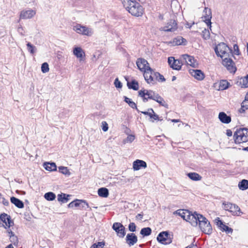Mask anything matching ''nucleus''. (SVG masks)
<instances>
[{
    "label": "nucleus",
    "instance_id": "obj_62",
    "mask_svg": "<svg viewBox=\"0 0 248 248\" xmlns=\"http://www.w3.org/2000/svg\"><path fill=\"white\" fill-rule=\"evenodd\" d=\"M197 248V246L196 245L192 244V245H190V246L186 247V248Z\"/></svg>",
    "mask_w": 248,
    "mask_h": 248
},
{
    "label": "nucleus",
    "instance_id": "obj_57",
    "mask_svg": "<svg viewBox=\"0 0 248 248\" xmlns=\"http://www.w3.org/2000/svg\"><path fill=\"white\" fill-rule=\"evenodd\" d=\"M24 218L26 219L28 221H30L31 219V217H30V215L29 214L25 213L24 214Z\"/></svg>",
    "mask_w": 248,
    "mask_h": 248
},
{
    "label": "nucleus",
    "instance_id": "obj_27",
    "mask_svg": "<svg viewBox=\"0 0 248 248\" xmlns=\"http://www.w3.org/2000/svg\"><path fill=\"white\" fill-rule=\"evenodd\" d=\"M174 214L178 215L182 218H183L184 220L187 221V215L189 214V212L188 210H182L179 209L176 211L174 213Z\"/></svg>",
    "mask_w": 248,
    "mask_h": 248
},
{
    "label": "nucleus",
    "instance_id": "obj_24",
    "mask_svg": "<svg viewBox=\"0 0 248 248\" xmlns=\"http://www.w3.org/2000/svg\"><path fill=\"white\" fill-rule=\"evenodd\" d=\"M205 15H204V22L207 24L208 26H210V28L211 27V19L212 18L211 11V9H208L205 7L204 10Z\"/></svg>",
    "mask_w": 248,
    "mask_h": 248
},
{
    "label": "nucleus",
    "instance_id": "obj_10",
    "mask_svg": "<svg viewBox=\"0 0 248 248\" xmlns=\"http://www.w3.org/2000/svg\"><path fill=\"white\" fill-rule=\"evenodd\" d=\"M113 229L116 232L117 235L120 237H124L125 235L124 227L119 222H115L113 224Z\"/></svg>",
    "mask_w": 248,
    "mask_h": 248
},
{
    "label": "nucleus",
    "instance_id": "obj_22",
    "mask_svg": "<svg viewBox=\"0 0 248 248\" xmlns=\"http://www.w3.org/2000/svg\"><path fill=\"white\" fill-rule=\"evenodd\" d=\"M190 73L197 80H202L204 78V74L201 70H191Z\"/></svg>",
    "mask_w": 248,
    "mask_h": 248
},
{
    "label": "nucleus",
    "instance_id": "obj_31",
    "mask_svg": "<svg viewBox=\"0 0 248 248\" xmlns=\"http://www.w3.org/2000/svg\"><path fill=\"white\" fill-rule=\"evenodd\" d=\"M98 194L101 197L107 198L109 195L108 190L106 187H101L98 190Z\"/></svg>",
    "mask_w": 248,
    "mask_h": 248
},
{
    "label": "nucleus",
    "instance_id": "obj_5",
    "mask_svg": "<svg viewBox=\"0 0 248 248\" xmlns=\"http://www.w3.org/2000/svg\"><path fill=\"white\" fill-rule=\"evenodd\" d=\"M228 50H230L229 48L224 43L218 44L215 48L216 54L221 58L229 56V53L227 52Z\"/></svg>",
    "mask_w": 248,
    "mask_h": 248
},
{
    "label": "nucleus",
    "instance_id": "obj_2",
    "mask_svg": "<svg viewBox=\"0 0 248 248\" xmlns=\"http://www.w3.org/2000/svg\"><path fill=\"white\" fill-rule=\"evenodd\" d=\"M235 143L247 142L248 140V129L246 128L237 129L233 135Z\"/></svg>",
    "mask_w": 248,
    "mask_h": 248
},
{
    "label": "nucleus",
    "instance_id": "obj_36",
    "mask_svg": "<svg viewBox=\"0 0 248 248\" xmlns=\"http://www.w3.org/2000/svg\"><path fill=\"white\" fill-rule=\"evenodd\" d=\"M230 85V83L226 80H222L219 83V89L221 90H226L229 88Z\"/></svg>",
    "mask_w": 248,
    "mask_h": 248
},
{
    "label": "nucleus",
    "instance_id": "obj_49",
    "mask_svg": "<svg viewBox=\"0 0 248 248\" xmlns=\"http://www.w3.org/2000/svg\"><path fill=\"white\" fill-rule=\"evenodd\" d=\"M242 107L245 108V109H248V94L245 96V100L242 103Z\"/></svg>",
    "mask_w": 248,
    "mask_h": 248
},
{
    "label": "nucleus",
    "instance_id": "obj_3",
    "mask_svg": "<svg viewBox=\"0 0 248 248\" xmlns=\"http://www.w3.org/2000/svg\"><path fill=\"white\" fill-rule=\"evenodd\" d=\"M199 227L205 234L210 235L212 233V228L210 222L203 216H200Z\"/></svg>",
    "mask_w": 248,
    "mask_h": 248
},
{
    "label": "nucleus",
    "instance_id": "obj_54",
    "mask_svg": "<svg viewBox=\"0 0 248 248\" xmlns=\"http://www.w3.org/2000/svg\"><path fill=\"white\" fill-rule=\"evenodd\" d=\"M232 203L231 202H223V205H224L223 208L225 210L229 211L231 208L230 205H232Z\"/></svg>",
    "mask_w": 248,
    "mask_h": 248
},
{
    "label": "nucleus",
    "instance_id": "obj_53",
    "mask_svg": "<svg viewBox=\"0 0 248 248\" xmlns=\"http://www.w3.org/2000/svg\"><path fill=\"white\" fill-rule=\"evenodd\" d=\"M148 111H151L152 112V113H153V114L152 115V118L153 119H154V120H158V121H161L162 119H160L159 118V117L158 116L155 114L153 110V108H149L148 109Z\"/></svg>",
    "mask_w": 248,
    "mask_h": 248
},
{
    "label": "nucleus",
    "instance_id": "obj_48",
    "mask_svg": "<svg viewBox=\"0 0 248 248\" xmlns=\"http://www.w3.org/2000/svg\"><path fill=\"white\" fill-rule=\"evenodd\" d=\"M202 36L204 39H208L210 38V33L208 30L204 29L202 31Z\"/></svg>",
    "mask_w": 248,
    "mask_h": 248
},
{
    "label": "nucleus",
    "instance_id": "obj_37",
    "mask_svg": "<svg viewBox=\"0 0 248 248\" xmlns=\"http://www.w3.org/2000/svg\"><path fill=\"white\" fill-rule=\"evenodd\" d=\"M239 83L242 87H248V74L244 78H241L240 79Z\"/></svg>",
    "mask_w": 248,
    "mask_h": 248
},
{
    "label": "nucleus",
    "instance_id": "obj_34",
    "mask_svg": "<svg viewBox=\"0 0 248 248\" xmlns=\"http://www.w3.org/2000/svg\"><path fill=\"white\" fill-rule=\"evenodd\" d=\"M69 197V195L61 193L58 195V201L62 203H66L69 200L68 198Z\"/></svg>",
    "mask_w": 248,
    "mask_h": 248
},
{
    "label": "nucleus",
    "instance_id": "obj_16",
    "mask_svg": "<svg viewBox=\"0 0 248 248\" xmlns=\"http://www.w3.org/2000/svg\"><path fill=\"white\" fill-rule=\"evenodd\" d=\"M156 94L157 93H155L152 90H140L139 91V95L140 96L144 97V96H146L147 97H148V98L154 100L155 97V95H156Z\"/></svg>",
    "mask_w": 248,
    "mask_h": 248
},
{
    "label": "nucleus",
    "instance_id": "obj_29",
    "mask_svg": "<svg viewBox=\"0 0 248 248\" xmlns=\"http://www.w3.org/2000/svg\"><path fill=\"white\" fill-rule=\"evenodd\" d=\"M45 169L49 171H55L57 170V166L55 163L45 162L44 163Z\"/></svg>",
    "mask_w": 248,
    "mask_h": 248
},
{
    "label": "nucleus",
    "instance_id": "obj_32",
    "mask_svg": "<svg viewBox=\"0 0 248 248\" xmlns=\"http://www.w3.org/2000/svg\"><path fill=\"white\" fill-rule=\"evenodd\" d=\"M187 176L193 181H200L202 177L196 172H189L187 174Z\"/></svg>",
    "mask_w": 248,
    "mask_h": 248
},
{
    "label": "nucleus",
    "instance_id": "obj_11",
    "mask_svg": "<svg viewBox=\"0 0 248 248\" xmlns=\"http://www.w3.org/2000/svg\"><path fill=\"white\" fill-rule=\"evenodd\" d=\"M177 29V24L175 20L170 19L166 25L160 28L161 31L173 32Z\"/></svg>",
    "mask_w": 248,
    "mask_h": 248
},
{
    "label": "nucleus",
    "instance_id": "obj_58",
    "mask_svg": "<svg viewBox=\"0 0 248 248\" xmlns=\"http://www.w3.org/2000/svg\"><path fill=\"white\" fill-rule=\"evenodd\" d=\"M2 203L5 206H8L9 204V202L8 200H6L5 198H3L2 199Z\"/></svg>",
    "mask_w": 248,
    "mask_h": 248
},
{
    "label": "nucleus",
    "instance_id": "obj_42",
    "mask_svg": "<svg viewBox=\"0 0 248 248\" xmlns=\"http://www.w3.org/2000/svg\"><path fill=\"white\" fill-rule=\"evenodd\" d=\"M75 207L79 206L80 205L83 203L84 204H86L87 208H89V206L88 203L84 200H76L74 201Z\"/></svg>",
    "mask_w": 248,
    "mask_h": 248
},
{
    "label": "nucleus",
    "instance_id": "obj_43",
    "mask_svg": "<svg viewBox=\"0 0 248 248\" xmlns=\"http://www.w3.org/2000/svg\"><path fill=\"white\" fill-rule=\"evenodd\" d=\"M156 80L158 81L159 82H164L166 80V79L164 78V76L161 75L158 72H156L155 74H154Z\"/></svg>",
    "mask_w": 248,
    "mask_h": 248
},
{
    "label": "nucleus",
    "instance_id": "obj_55",
    "mask_svg": "<svg viewBox=\"0 0 248 248\" xmlns=\"http://www.w3.org/2000/svg\"><path fill=\"white\" fill-rule=\"evenodd\" d=\"M135 139V136L132 135H129L127 136L126 141L127 142H132Z\"/></svg>",
    "mask_w": 248,
    "mask_h": 248
},
{
    "label": "nucleus",
    "instance_id": "obj_15",
    "mask_svg": "<svg viewBox=\"0 0 248 248\" xmlns=\"http://www.w3.org/2000/svg\"><path fill=\"white\" fill-rule=\"evenodd\" d=\"M182 57L183 60L187 64L194 68L198 67V63L193 56H190L188 54H184L182 56Z\"/></svg>",
    "mask_w": 248,
    "mask_h": 248
},
{
    "label": "nucleus",
    "instance_id": "obj_13",
    "mask_svg": "<svg viewBox=\"0 0 248 248\" xmlns=\"http://www.w3.org/2000/svg\"><path fill=\"white\" fill-rule=\"evenodd\" d=\"M200 216L202 215L194 212L193 214L187 215V221L189 222L193 226H197L200 222Z\"/></svg>",
    "mask_w": 248,
    "mask_h": 248
},
{
    "label": "nucleus",
    "instance_id": "obj_4",
    "mask_svg": "<svg viewBox=\"0 0 248 248\" xmlns=\"http://www.w3.org/2000/svg\"><path fill=\"white\" fill-rule=\"evenodd\" d=\"M73 30L78 33L88 36H91L93 33V30L92 28L82 26L79 24L74 26Z\"/></svg>",
    "mask_w": 248,
    "mask_h": 248
},
{
    "label": "nucleus",
    "instance_id": "obj_18",
    "mask_svg": "<svg viewBox=\"0 0 248 248\" xmlns=\"http://www.w3.org/2000/svg\"><path fill=\"white\" fill-rule=\"evenodd\" d=\"M0 219L5 224L6 226L8 228L14 225V222L11 219L10 216L5 213H2L0 216Z\"/></svg>",
    "mask_w": 248,
    "mask_h": 248
},
{
    "label": "nucleus",
    "instance_id": "obj_9",
    "mask_svg": "<svg viewBox=\"0 0 248 248\" xmlns=\"http://www.w3.org/2000/svg\"><path fill=\"white\" fill-rule=\"evenodd\" d=\"M168 62L170 67L176 70H180L183 64L180 60L175 59L173 57H169Z\"/></svg>",
    "mask_w": 248,
    "mask_h": 248
},
{
    "label": "nucleus",
    "instance_id": "obj_28",
    "mask_svg": "<svg viewBox=\"0 0 248 248\" xmlns=\"http://www.w3.org/2000/svg\"><path fill=\"white\" fill-rule=\"evenodd\" d=\"M230 206L231 208L229 211L232 213V215L239 216L240 215V213H241L240 208L236 204L232 203V205H230Z\"/></svg>",
    "mask_w": 248,
    "mask_h": 248
},
{
    "label": "nucleus",
    "instance_id": "obj_35",
    "mask_svg": "<svg viewBox=\"0 0 248 248\" xmlns=\"http://www.w3.org/2000/svg\"><path fill=\"white\" fill-rule=\"evenodd\" d=\"M238 187L240 189L245 190L248 188V180L243 179L238 184Z\"/></svg>",
    "mask_w": 248,
    "mask_h": 248
},
{
    "label": "nucleus",
    "instance_id": "obj_46",
    "mask_svg": "<svg viewBox=\"0 0 248 248\" xmlns=\"http://www.w3.org/2000/svg\"><path fill=\"white\" fill-rule=\"evenodd\" d=\"M49 66L47 62H44L41 66V70L43 73H46L49 71Z\"/></svg>",
    "mask_w": 248,
    "mask_h": 248
},
{
    "label": "nucleus",
    "instance_id": "obj_64",
    "mask_svg": "<svg viewBox=\"0 0 248 248\" xmlns=\"http://www.w3.org/2000/svg\"><path fill=\"white\" fill-rule=\"evenodd\" d=\"M245 109H246L245 108H242V107H241V108L239 109V112H240V113H243L244 112H245Z\"/></svg>",
    "mask_w": 248,
    "mask_h": 248
},
{
    "label": "nucleus",
    "instance_id": "obj_47",
    "mask_svg": "<svg viewBox=\"0 0 248 248\" xmlns=\"http://www.w3.org/2000/svg\"><path fill=\"white\" fill-rule=\"evenodd\" d=\"M105 245L104 242H98L92 245L90 248H102Z\"/></svg>",
    "mask_w": 248,
    "mask_h": 248
},
{
    "label": "nucleus",
    "instance_id": "obj_40",
    "mask_svg": "<svg viewBox=\"0 0 248 248\" xmlns=\"http://www.w3.org/2000/svg\"><path fill=\"white\" fill-rule=\"evenodd\" d=\"M124 101L127 103L129 106L132 108H136L138 111V109L137 108V105L133 101H132L130 98L124 96Z\"/></svg>",
    "mask_w": 248,
    "mask_h": 248
},
{
    "label": "nucleus",
    "instance_id": "obj_39",
    "mask_svg": "<svg viewBox=\"0 0 248 248\" xmlns=\"http://www.w3.org/2000/svg\"><path fill=\"white\" fill-rule=\"evenodd\" d=\"M44 198L48 201H52L56 198L55 194L52 192L46 193L44 195Z\"/></svg>",
    "mask_w": 248,
    "mask_h": 248
},
{
    "label": "nucleus",
    "instance_id": "obj_23",
    "mask_svg": "<svg viewBox=\"0 0 248 248\" xmlns=\"http://www.w3.org/2000/svg\"><path fill=\"white\" fill-rule=\"evenodd\" d=\"M35 14V12L32 10L22 11L20 13V18L22 19H28L32 17Z\"/></svg>",
    "mask_w": 248,
    "mask_h": 248
},
{
    "label": "nucleus",
    "instance_id": "obj_52",
    "mask_svg": "<svg viewBox=\"0 0 248 248\" xmlns=\"http://www.w3.org/2000/svg\"><path fill=\"white\" fill-rule=\"evenodd\" d=\"M101 127H102V130L104 132H106L108 130V124H107V123L106 121H103L102 122Z\"/></svg>",
    "mask_w": 248,
    "mask_h": 248
},
{
    "label": "nucleus",
    "instance_id": "obj_41",
    "mask_svg": "<svg viewBox=\"0 0 248 248\" xmlns=\"http://www.w3.org/2000/svg\"><path fill=\"white\" fill-rule=\"evenodd\" d=\"M59 171L61 173H62L63 174H65L66 175L69 176L71 174V173L69 171V170L66 167H63V166L59 167Z\"/></svg>",
    "mask_w": 248,
    "mask_h": 248
},
{
    "label": "nucleus",
    "instance_id": "obj_59",
    "mask_svg": "<svg viewBox=\"0 0 248 248\" xmlns=\"http://www.w3.org/2000/svg\"><path fill=\"white\" fill-rule=\"evenodd\" d=\"M232 131H231V130L230 129H227L226 130V135L229 136V137H230V136H232Z\"/></svg>",
    "mask_w": 248,
    "mask_h": 248
},
{
    "label": "nucleus",
    "instance_id": "obj_8",
    "mask_svg": "<svg viewBox=\"0 0 248 248\" xmlns=\"http://www.w3.org/2000/svg\"><path fill=\"white\" fill-rule=\"evenodd\" d=\"M226 56L222 58V64L226 67L227 69L230 73H235L236 70V68L234 65V63L233 61L229 57Z\"/></svg>",
    "mask_w": 248,
    "mask_h": 248
},
{
    "label": "nucleus",
    "instance_id": "obj_44",
    "mask_svg": "<svg viewBox=\"0 0 248 248\" xmlns=\"http://www.w3.org/2000/svg\"><path fill=\"white\" fill-rule=\"evenodd\" d=\"M27 46L28 51L31 54H33L35 52V50H36L35 46L31 45L30 43H28L27 44Z\"/></svg>",
    "mask_w": 248,
    "mask_h": 248
},
{
    "label": "nucleus",
    "instance_id": "obj_26",
    "mask_svg": "<svg viewBox=\"0 0 248 248\" xmlns=\"http://www.w3.org/2000/svg\"><path fill=\"white\" fill-rule=\"evenodd\" d=\"M10 201L11 203L14 204L17 208H23L24 206L23 202L15 197H11Z\"/></svg>",
    "mask_w": 248,
    "mask_h": 248
},
{
    "label": "nucleus",
    "instance_id": "obj_12",
    "mask_svg": "<svg viewBox=\"0 0 248 248\" xmlns=\"http://www.w3.org/2000/svg\"><path fill=\"white\" fill-rule=\"evenodd\" d=\"M136 64L138 69L144 73H145V71H146L148 67H150L148 62L143 58H138L137 60Z\"/></svg>",
    "mask_w": 248,
    "mask_h": 248
},
{
    "label": "nucleus",
    "instance_id": "obj_7",
    "mask_svg": "<svg viewBox=\"0 0 248 248\" xmlns=\"http://www.w3.org/2000/svg\"><path fill=\"white\" fill-rule=\"evenodd\" d=\"M157 240L162 244L167 245L172 242V238L170 237L168 232L164 231L158 234Z\"/></svg>",
    "mask_w": 248,
    "mask_h": 248
},
{
    "label": "nucleus",
    "instance_id": "obj_21",
    "mask_svg": "<svg viewBox=\"0 0 248 248\" xmlns=\"http://www.w3.org/2000/svg\"><path fill=\"white\" fill-rule=\"evenodd\" d=\"M73 54L77 58L79 59L80 61H83L85 56V52L80 47H75L73 49Z\"/></svg>",
    "mask_w": 248,
    "mask_h": 248
},
{
    "label": "nucleus",
    "instance_id": "obj_38",
    "mask_svg": "<svg viewBox=\"0 0 248 248\" xmlns=\"http://www.w3.org/2000/svg\"><path fill=\"white\" fill-rule=\"evenodd\" d=\"M151 232L152 230L150 227L143 228L140 232V233L143 236H149L151 234Z\"/></svg>",
    "mask_w": 248,
    "mask_h": 248
},
{
    "label": "nucleus",
    "instance_id": "obj_20",
    "mask_svg": "<svg viewBox=\"0 0 248 248\" xmlns=\"http://www.w3.org/2000/svg\"><path fill=\"white\" fill-rule=\"evenodd\" d=\"M147 163L143 160L137 159L133 163V168L134 170H138L141 168H146Z\"/></svg>",
    "mask_w": 248,
    "mask_h": 248
},
{
    "label": "nucleus",
    "instance_id": "obj_30",
    "mask_svg": "<svg viewBox=\"0 0 248 248\" xmlns=\"http://www.w3.org/2000/svg\"><path fill=\"white\" fill-rule=\"evenodd\" d=\"M154 100L158 103L161 106H163L166 108H168V105L167 103L165 102L164 99L158 93L155 95V97Z\"/></svg>",
    "mask_w": 248,
    "mask_h": 248
},
{
    "label": "nucleus",
    "instance_id": "obj_17",
    "mask_svg": "<svg viewBox=\"0 0 248 248\" xmlns=\"http://www.w3.org/2000/svg\"><path fill=\"white\" fill-rule=\"evenodd\" d=\"M186 40L182 36H177V37L174 38L172 41L169 42V44H170L173 46L178 45L185 46L186 45Z\"/></svg>",
    "mask_w": 248,
    "mask_h": 248
},
{
    "label": "nucleus",
    "instance_id": "obj_6",
    "mask_svg": "<svg viewBox=\"0 0 248 248\" xmlns=\"http://www.w3.org/2000/svg\"><path fill=\"white\" fill-rule=\"evenodd\" d=\"M156 72L150 67H148V69L144 73L143 76L145 80L148 84L154 85L155 83L156 79L154 74H155Z\"/></svg>",
    "mask_w": 248,
    "mask_h": 248
},
{
    "label": "nucleus",
    "instance_id": "obj_51",
    "mask_svg": "<svg viewBox=\"0 0 248 248\" xmlns=\"http://www.w3.org/2000/svg\"><path fill=\"white\" fill-rule=\"evenodd\" d=\"M128 229L130 232H134L136 231V226L133 222L130 223L128 225Z\"/></svg>",
    "mask_w": 248,
    "mask_h": 248
},
{
    "label": "nucleus",
    "instance_id": "obj_19",
    "mask_svg": "<svg viewBox=\"0 0 248 248\" xmlns=\"http://www.w3.org/2000/svg\"><path fill=\"white\" fill-rule=\"evenodd\" d=\"M125 241L129 246H132L137 242L138 238L134 233H128L126 236Z\"/></svg>",
    "mask_w": 248,
    "mask_h": 248
},
{
    "label": "nucleus",
    "instance_id": "obj_14",
    "mask_svg": "<svg viewBox=\"0 0 248 248\" xmlns=\"http://www.w3.org/2000/svg\"><path fill=\"white\" fill-rule=\"evenodd\" d=\"M216 225L219 228L220 230L222 232H225L227 233H232L233 230L224 224L219 217H217L215 219Z\"/></svg>",
    "mask_w": 248,
    "mask_h": 248
},
{
    "label": "nucleus",
    "instance_id": "obj_61",
    "mask_svg": "<svg viewBox=\"0 0 248 248\" xmlns=\"http://www.w3.org/2000/svg\"><path fill=\"white\" fill-rule=\"evenodd\" d=\"M68 207L69 208H73L74 207H75V205H74V201L71 202L68 205Z\"/></svg>",
    "mask_w": 248,
    "mask_h": 248
},
{
    "label": "nucleus",
    "instance_id": "obj_33",
    "mask_svg": "<svg viewBox=\"0 0 248 248\" xmlns=\"http://www.w3.org/2000/svg\"><path fill=\"white\" fill-rule=\"evenodd\" d=\"M127 85L129 89H132L135 91L139 89V83L136 80L133 79L131 82L127 81Z\"/></svg>",
    "mask_w": 248,
    "mask_h": 248
},
{
    "label": "nucleus",
    "instance_id": "obj_50",
    "mask_svg": "<svg viewBox=\"0 0 248 248\" xmlns=\"http://www.w3.org/2000/svg\"><path fill=\"white\" fill-rule=\"evenodd\" d=\"M114 84L116 88H122V83L119 80L118 78H116L114 82Z\"/></svg>",
    "mask_w": 248,
    "mask_h": 248
},
{
    "label": "nucleus",
    "instance_id": "obj_60",
    "mask_svg": "<svg viewBox=\"0 0 248 248\" xmlns=\"http://www.w3.org/2000/svg\"><path fill=\"white\" fill-rule=\"evenodd\" d=\"M142 217H143V214H138L136 216V218L137 219L141 220V219L142 218Z\"/></svg>",
    "mask_w": 248,
    "mask_h": 248
},
{
    "label": "nucleus",
    "instance_id": "obj_56",
    "mask_svg": "<svg viewBox=\"0 0 248 248\" xmlns=\"http://www.w3.org/2000/svg\"><path fill=\"white\" fill-rule=\"evenodd\" d=\"M234 53L236 55H239V50L237 45L235 44L233 45Z\"/></svg>",
    "mask_w": 248,
    "mask_h": 248
},
{
    "label": "nucleus",
    "instance_id": "obj_63",
    "mask_svg": "<svg viewBox=\"0 0 248 248\" xmlns=\"http://www.w3.org/2000/svg\"><path fill=\"white\" fill-rule=\"evenodd\" d=\"M141 97L142 98V99H143V101L144 102H147V101H148V99H149V98H148V97H146V96H144V97Z\"/></svg>",
    "mask_w": 248,
    "mask_h": 248
},
{
    "label": "nucleus",
    "instance_id": "obj_1",
    "mask_svg": "<svg viewBox=\"0 0 248 248\" xmlns=\"http://www.w3.org/2000/svg\"><path fill=\"white\" fill-rule=\"evenodd\" d=\"M124 7L132 16H141L144 12V8L140 3L135 0H123Z\"/></svg>",
    "mask_w": 248,
    "mask_h": 248
},
{
    "label": "nucleus",
    "instance_id": "obj_45",
    "mask_svg": "<svg viewBox=\"0 0 248 248\" xmlns=\"http://www.w3.org/2000/svg\"><path fill=\"white\" fill-rule=\"evenodd\" d=\"M10 239V241L14 245H17L18 243V239L17 236L14 235H9Z\"/></svg>",
    "mask_w": 248,
    "mask_h": 248
},
{
    "label": "nucleus",
    "instance_id": "obj_25",
    "mask_svg": "<svg viewBox=\"0 0 248 248\" xmlns=\"http://www.w3.org/2000/svg\"><path fill=\"white\" fill-rule=\"evenodd\" d=\"M218 119L220 121L224 124H229L231 122V117L228 116L225 112H221L218 114Z\"/></svg>",
    "mask_w": 248,
    "mask_h": 248
}]
</instances>
